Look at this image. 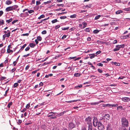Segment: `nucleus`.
Here are the masks:
<instances>
[{"instance_id": "59", "label": "nucleus", "mask_w": 130, "mask_h": 130, "mask_svg": "<svg viewBox=\"0 0 130 130\" xmlns=\"http://www.w3.org/2000/svg\"><path fill=\"white\" fill-rule=\"evenodd\" d=\"M30 107V105L29 104H28L26 106V108L27 109L28 108Z\"/></svg>"}, {"instance_id": "21", "label": "nucleus", "mask_w": 130, "mask_h": 130, "mask_svg": "<svg viewBox=\"0 0 130 130\" xmlns=\"http://www.w3.org/2000/svg\"><path fill=\"white\" fill-rule=\"evenodd\" d=\"M111 125L110 124H108L107 127V130L110 129H111Z\"/></svg>"}, {"instance_id": "55", "label": "nucleus", "mask_w": 130, "mask_h": 130, "mask_svg": "<svg viewBox=\"0 0 130 130\" xmlns=\"http://www.w3.org/2000/svg\"><path fill=\"white\" fill-rule=\"evenodd\" d=\"M76 56H75L74 57H69L68 59H75V58H76Z\"/></svg>"}, {"instance_id": "51", "label": "nucleus", "mask_w": 130, "mask_h": 130, "mask_svg": "<svg viewBox=\"0 0 130 130\" xmlns=\"http://www.w3.org/2000/svg\"><path fill=\"white\" fill-rule=\"evenodd\" d=\"M51 1H47V2H44V4L45 5H46L48 3H51Z\"/></svg>"}, {"instance_id": "17", "label": "nucleus", "mask_w": 130, "mask_h": 130, "mask_svg": "<svg viewBox=\"0 0 130 130\" xmlns=\"http://www.w3.org/2000/svg\"><path fill=\"white\" fill-rule=\"evenodd\" d=\"M112 64L115 65L116 66H119L120 65V64L119 63H118L116 62H112Z\"/></svg>"}, {"instance_id": "8", "label": "nucleus", "mask_w": 130, "mask_h": 130, "mask_svg": "<svg viewBox=\"0 0 130 130\" xmlns=\"http://www.w3.org/2000/svg\"><path fill=\"white\" fill-rule=\"evenodd\" d=\"M121 99L123 101L125 102H128L130 100L129 98L128 97L123 98Z\"/></svg>"}, {"instance_id": "54", "label": "nucleus", "mask_w": 130, "mask_h": 130, "mask_svg": "<svg viewBox=\"0 0 130 130\" xmlns=\"http://www.w3.org/2000/svg\"><path fill=\"white\" fill-rule=\"evenodd\" d=\"M30 48L29 47H26L25 49V51H28L29 50Z\"/></svg>"}, {"instance_id": "27", "label": "nucleus", "mask_w": 130, "mask_h": 130, "mask_svg": "<svg viewBox=\"0 0 130 130\" xmlns=\"http://www.w3.org/2000/svg\"><path fill=\"white\" fill-rule=\"evenodd\" d=\"M27 44H24L23 46L21 48L20 50H21V51H22L24 48L26 46Z\"/></svg>"}, {"instance_id": "49", "label": "nucleus", "mask_w": 130, "mask_h": 130, "mask_svg": "<svg viewBox=\"0 0 130 130\" xmlns=\"http://www.w3.org/2000/svg\"><path fill=\"white\" fill-rule=\"evenodd\" d=\"M47 32L45 30L41 32L42 34H46Z\"/></svg>"}, {"instance_id": "30", "label": "nucleus", "mask_w": 130, "mask_h": 130, "mask_svg": "<svg viewBox=\"0 0 130 130\" xmlns=\"http://www.w3.org/2000/svg\"><path fill=\"white\" fill-rule=\"evenodd\" d=\"M119 130H127V129L125 127H121L119 129Z\"/></svg>"}, {"instance_id": "7", "label": "nucleus", "mask_w": 130, "mask_h": 130, "mask_svg": "<svg viewBox=\"0 0 130 130\" xmlns=\"http://www.w3.org/2000/svg\"><path fill=\"white\" fill-rule=\"evenodd\" d=\"M41 127V129L44 130H47L48 128L47 126L45 124L42 125Z\"/></svg>"}, {"instance_id": "23", "label": "nucleus", "mask_w": 130, "mask_h": 130, "mask_svg": "<svg viewBox=\"0 0 130 130\" xmlns=\"http://www.w3.org/2000/svg\"><path fill=\"white\" fill-rule=\"evenodd\" d=\"M80 100H72L71 101H69L67 102L69 103H71L74 102H75L77 101H79Z\"/></svg>"}, {"instance_id": "22", "label": "nucleus", "mask_w": 130, "mask_h": 130, "mask_svg": "<svg viewBox=\"0 0 130 130\" xmlns=\"http://www.w3.org/2000/svg\"><path fill=\"white\" fill-rule=\"evenodd\" d=\"M80 75V74L78 73H75L74 75V76L75 77H79Z\"/></svg>"}, {"instance_id": "60", "label": "nucleus", "mask_w": 130, "mask_h": 130, "mask_svg": "<svg viewBox=\"0 0 130 130\" xmlns=\"http://www.w3.org/2000/svg\"><path fill=\"white\" fill-rule=\"evenodd\" d=\"M101 51L99 50V51H97L96 52V54H97V55H98L100 54V53H101Z\"/></svg>"}, {"instance_id": "3", "label": "nucleus", "mask_w": 130, "mask_h": 130, "mask_svg": "<svg viewBox=\"0 0 130 130\" xmlns=\"http://www.w3.org/2000/svg\"><path fill=\"white\" fill-rule=\"evenodd\" d=\"M86 123L88 124V125H92L91 122V117H88L86 118L85 119Z\"/></svg>"}, {"instance_id": "16", "label": "nucleus", "mask_w": 130, "mask_h": 130, "mask_svg": "<svg viewBox=\"0 0 130 130\" xmlns=\"http://www.w3.org/2000/svg\"><path fill=\"white\" fill-rule=\"evenodd\" d=\"M7 52L8 53H12L13 52V51L12 50H11L10 49L7 48Z\"/></svg>"}, {"instance_id": "53", "label": "nucleus", "mask_w": 130, "mask_h": 130, "mask_svg": "<svg viewBox=\"0 0 130 130\" xmlns=\"http://www.w3.org/2000/svg\"><path fill=\"white\" fill-rule=\"evenodd\" d=\"M60 27V26L59 25H57L55 26V28L56 29H57Z\"/></svg>"}, {"instance_id": "35", "label": "nucleus", "mask_w": 130, "mask_h": 130, "mask_svg": "<svg viewBox=\"0 0 130 130\" xmlns=\"http://www.w3.org/2000/svg\"><path fill=\"white\" fill-rule=\"evenodd\" d=\"M58 21V20L57 19H55L52 21V23H54Z\"/></svg>"}, {"instance_id": "50", "label": "nucleus", "mask_w": 130, "mask_h": 130, "mask_svg": "<svg viewBox=\"0 0 130 130\" xmlns=\"http://www.w3.org/2000/svg\"><path fill=\"white\" fill-rule=\"evenodd\" d=\"M95 55L94 54H92V56L90 57V58L91 59H92L93 58H94Z\"/></svg>"}, {"instance_id": "48", "label": "nucleus", "mask_w": 130, "mask_h": 130, "mask_svg": "<svg viewBox=\"0 0 130 130\" xmlns=\"http://www.w3.org/2000/svg\"><path fill=\"white\" fill-rule=\"evenodd\" d=\"M39 69H38L36 70L33 71H32V74H35V73H36L37 72L39 71Z\"/></svg>"}, {"instance_id": "41", "label": "nucleus", "mask_w": 130, "mask_h": 130, "mask_svg": "<svg viewBox=\"0 0 130 130\" xmlns=\"http://www.w3.org/2000/svg\"><path fill=\"white\" fill-rule=\"evenodd\" d=\"M99 104V102H93L91 103V105H98Z\"/></svg>"}, {"instance_id": "29", "label": "nucleus", "mask_w": 130, "mask_h": 130, "mask_svg": "<svg viewBox=\"0 0 130 130\" xmlns=\"http://www.w3.org/2000/svg\"><path fill=\"white\" fill-rule=\"evenodd\" d=\"M99 32V30H95L93 31L94 34H96Z\"/></svg>"}, {"instance_id": "33", "label": "nucleus", "mask_w": 130, "mask_h": 130, "mask_svg": "<svg viewBox=\"0 0 130 130\" xmlns=\"http://www.w3.org/2000/svg\"><path fill=\"white\" fill-rule=\"evenodd\" d=\"M12 102H11L9 103L7 105V107L8 108H10L11 106L12 105Z\"/></svg>"}, {"instance_id": "64", "label": "nucleus", "mask_w": 130, "mask_h": 130, "mask_svg": "<svg viewBox=\"0 0 130 130\" xmlns=\"http://www.w3.org/2000/svg\"><path fill=\"white\" fill-rule=\"evenodd\" d=\"M16 70V69L14 68L13 69H12L11 71L10 72L12 73L13 72H14L15 70Z\"/></svg>"}, {"instance_id": "43", "label": "nucleus", "mask_w": 130, "mask_h": 130, "mask_svg": "<svg viewBox=\"0 0 130 130\" xmlns=\"http://www.w3.org/2000/svg\"><path fill=\"white\" fill-rule=\"evenodd\" d=\"M85 30L86 32H89L90 31V29L89 28H86Z\"/></svg>"}, {"instance_id": "52", "label": "nucleus", "mask_w": 130, "mask_h": 130, "mask_svg": "<svg viewBox=\"0 0 130 130\" xmlns=\"http://www.w3.org/2000/svg\"><path fill=\"white\" fill-rule=\"evenodd\" d=\"M105 119H103L102 120H101V121H102V122L103 121H104V124H106L107 123V122H106V121H105Z\"/></svg>"}, {"instance_id": "37", "label": "nucleus", "mask_w": 130, "mask_h": 130, "mask_svg": "<svg viewBox=\"0 0 130 130\" xmlns=\"http://www.w3.org/2000/svg\"><path fill=\"white\" fill-rule=\"evenodd\" d=\"M69 28V27H62L61 29L63 30H66L68 29Z\"/></svg>"}, {"instance_id": "25", "label": "nucleus", "mask_w": 130, "mask_h": 130, "mask_svg": "<svg viewBox=\"0 0 130 130\" xmlns=\"http://www.w3.org/2000/svg\"><path fill=\"white\" fill-rule=\"evenodd\" d=\"M45 17L44 15L43 14L41 15L39 17H38V19H40L41 18Z\"/></svg>"}, {"instance_id": "39", "label": "nucleus", "mask_w": 130, "mask_h": 130, "mask_svg": "<svg viewBox=\"0 0 130 130\" xmlns=\"http://www.w3.org/2000/svg\"><path fill=\"white\" fill-rule=\"evenodd\" d=\"M124 10L125 11H130V7L128 8H125Z\"/></svg>"}, {"instance_id": "38", "label": "nucleus", "mask_w": 130, "mask_h": 130, "mask_svg": "<svg viewBox=\"0 0 130 130\" xmlns=\"http://www.w3.org/2000/svg\"><path fill=\"white\" fill-rule=\"evenodd\" d=\"M19 85L17 83H15L13 85V88L16 87L17 86Z\"/></svg>"}, {"instance_id": "2", "label": "nucleus", "mask_w": 130, "mask_h": 130, "mask_svg": "<svg viewBox=\"0 0 130 130\" xmlns=\"http://www.w3.org/2000/svg\"><path fill=\"white\" fill-rule=\"evenodd\" d=\"M68 128L69 129H72L73 128H75L76 125L72 122H70L68 123Z\"/></svg>"}, {"instance_id": "5", "label": "nucleus", "mask_w": 130, "mask_h": 130, "mask_svg": "<svg viewBox=\"0 0 130 130\" xmlns=\"http://www.w3.org/2000/svg\"><path fill=\"white\" fill-rule=\"evenodd\" d=\"M98 120L96 117H94L93 119V125L94 127H96L98 124Z\"/></svg>"}, {"instance_id": "57", "label": "nucleus", "mask_w": 130, "mask_h": 130, "mask_svg": "<svg viewBox=\"0 0 130 130\" xmlns=\"http://www.w3.org/2000/svg\"><path fill=\"white\" fill-rule=\"evenodd\" d=\"M98 71L100 73H102L103 72L102 70L100 69H98Z\"/></svg>"}, {"instance_id": "45", "label": "nucleus", "mask_w": 130, "mask_h": 130, "mask_svg": "<svg viewBox=\"0 0 130 130\" xmlns=\"http://www.w3.org/2000/svg\"><path fill=\"white\" fill-rule=\"evenodd\" d=\"M63 113H62V112H61L60 113L57 114V115H56L57 116H61L63 115Z\"/></svg>"}, {"instance_id": "40", "label": "nucleus", "mask_w": 130, "mask_h": 130, "mask_svg": "<svg viewBox=\"0 0 130 130\" xmlns=\"http://www.w3.org/2000/svg\"><path fill=\"white\" fill-rule=\"evenodd\" d=\"M122 109L123 107L122 106H119L117 107V109L119 110H121Z\"/></svg>"}, {"instance_id": "62", "label": "nucleus", "mask_w": 130, "mask_h": 130, "mask_svg": "<svg viewBox=\"0 0 130 130\" xmlns=\"http://www.w3.org/2000/svg\"><path fill=\"white\" fill-rule=\"evenodd\" d=\"M17 62V61H14L13 62V65L14 66H15L16 65Z\"/></svg>"}, {"instance_id": "28", "label": "nucleus", "mask_w": 130, "mask_h": 130, "mask_svg": "<svg viewBox=\"0 0 130 130\" xmlns=\"http://www.w3.org/2000/svg\"><path fill=\"white\" fill-rule=\"evenodd\" d=\"M82 24L84 26L83 27V28H84L86 27V26L87 24V23L85 22H83Z\"/></svg>"}, {"instance_id": "46", "label": "nucleus", "mask_w": 130, "mask_h": 130, "mask_svg": "<svg viewBox=\"0 0 130 130\" xmlns=\"http://www.w3.org/2000/svg\"><path fill=\"white\" fill-rule=\"evenodd\" d=\"M10 31H9V32L6 34V37H9L10 36Z\"/></svg>"}, {"instance_id": "47", "label": "nucleus", "mask_w": 130, "mask_h": 130, "mask_svg": "<svg viewBox=\"0 0 130 130\" xmlns=\"http://www.w3.org/2000/svg\"><path fill=\"white\" fill-rule=\"evenodd\" d=\"M18 21V20H14L12 22V24H13L15 23Z\"/></svg>"}, {"instance_id": "1", "label": "nucleus", "mask_w": 130, "mask_h": 130, "mask_svg": "<svg viewBox=\"0 0 130 130\" xmlns=\"http://www.w3.org/2000/svg\"><path fill=\"white\" fill-rule=\"evenodd\" d=\"M122 127H127L128 126V120L125 118H123L121 119Z\"/></svg>"}, {"instance_id": "34", "label": "nucleus", "mask_w": 130, "mask_h": 130, "mask_svg": "<svg viewBox=\"0 0 130 130\" xmlns=\"http://www.w3.org/2000/svg\"><path fill=\"white\" fill-rule=\"evenodd\" d=\"M20 16L21 17H26L25 14L23 13H21L20 14Z\"/></svg>"}, {"instance_id": "19", "label": "nucleus", "mask_w": 130, "mask_h": 130, "mask_svg": "<svg viewBox=\"0 0 130 130\" xmlns=\"http://www.w3.org/2000/svg\"><path fill=\"white\" fill-rule=\"evenodd\" d=\"M4 21L3 20H0V26L4 24Z\"/></svg>"}, {"instance_id": "18", "label": "nucleus", "mask_w": 130, "mask_h": 130, "mask_svg": "<svg viewBox=\"0 0 130 130\" xmlns=\"http://www.w3.org/2000/svg\"><path fill=\"white\" fill-rule=\"evenodd\" d=\"M123 11L121 10H119L116 12V14H120L123 12Z\"/></svg>"}, {"instance_id": "9", "label": "nucleus", "mask_w": 130, "mask_h": 130, "mask_svg": "<svg viewBox=\"0 0 130 130\" xmlns=\"http://www.w3.org/2000/svg\"><path fill=\"white\" fill-rule=\"evenodd\" d=\"M6 11L7 12H8L10 11L13 10V9L12 6H9L7 7L5 9Z\"/></svg>"}, {"instance_id": "63", "label": "nucleus", "mask_w": 130, "mask_h": 130, "mask_svg": "<svg viewBox=\"0 0 130 130\" xmlns=\"http://www.w3.org/2000/svg\"><path fill=\"white\" fill-rule=\"evenodd\" d=\"M28 12H25V13H24L25 14V17L28 16L29 15L28 14Z\"/></svg>"}, {"instance_id": "44", "label": "nucleus", "mask_w": 130, "mask_h": 130, "mask_svg": "<svg viewBox=\"0 0 130 130\" xmlns=\"http://www.w3.org/2000/svg\"><path fill=\"white\" fill-rule=\"evenodd\" d=\"M97 65L99 66L103 67V64L101 63H99L97 64Z\"/></svg>"}, {"instance_id": "58", "label": "nucleus", "mask_w": 130, "mask_h": 130, "mask_svg": "<svg viewBox=\"0 0 130 130\" xmlns=\"http://www.w3.org/2000/svg\"><path fill=\"white\" fill-rule=\"evenodd\" d=\"M64 4H57V6H58L59 7L61 6V7H62L64 6Z\"/></svg>"}, {"instance_id": "6", "label": "nucleus", "mask_w": 130, "mask_h": 130, "mask_svg": "<svg viewBox=\"0 0 130 130\" xmlns=\"http://www.w3.org/2000/svg\"><path fill=\"white\" fill-rule=\"evenodd\" d=\"M28 11V12L29 14H31L33 12H34V10H28V9L27 8L25 9H24L23 10V12H24L25 11Z\"/></svg>"}, {"instance_id": "32", "label": "nucleus", "mask_w": 130, "mask_h": 130, "mask_svg": "<svg viewBox=\"0 0 130 130\" xmlns=\"http://www.w3.org/2000/svg\"><path fill=\"white\" fill-rule=\"evenodd\" d=\"M101 15H98L95 17V19L97 20L99 19L101 17Z\"/></svg>"}, {"instance_id": "11", "label": "nucleus", "mask_w": 130, "mask_h": 130, "mask_svg": "<svg viewBox=\"0 0 130 130\" xmlns=\"http://www.w3.org/2000/svg\"><path fill=\"white\" fill-rule=\"evenodd\" d=\"M12 2L10 0H7L6 1L5 4L6 5H10L12 4Z\"/></svg>"}, {"instance_id": "42", "label": "nucleus", "mask_w": 130, "mask_h": 130, "mask_svg": "<svg viewBox=\"0 0 130 130\" xmlns=\"http://www.w3.org/2000/svg\"><path fill=\"white\" fill-rule=\"evenodd\" d=\"M66 18L67 17L66 16H61L60 17V18L61 19H64Z\"/></svg>"}, {"instance_id": "20", "label": "nucleus", "mask_w": 130, "mask_h": 130, "mask_svg": "<svg viewBox=\"0 0 130 130\" xmlns=\"http://www.w3.org/2000/svg\"><path fill=\"white\" fill-rule=\"evenodd\" d=\"M13 10H15V9L17 8H18V6L17 5H14L12 6Z\"/></svg>"}, {"instance_id": "31", "label": "nucleus", "mask_w": 130, "mask_h": 130, "mask_svg": "<svg viewBox=\"0 0 130 130\" xmlns=\"http://www.w3.org/2000/svg\"><path fill=\"white\" fill-rule=\"evenodd\" d=\"M37 39V40L38 41H41L42 39V37L40 36H38Z\"/></svg>"}, {"instance_id": "26", "label": "nucleus", "mask_w": 130, "mask_h": 130, "mask_svg": "<svg viewBox=\"0 0 130 130\" xmlns=\"http://www.w3.org/2000/svg\"><path fill=\"white\" fill-rule=\"evenodd\" d=\"M6 77H5L1 76L0 78V81H1L6 79Z\"/></svg>"}, {"instance_id": "61", "label": "nucleus", "mask_w": 130, "mask_h": 130, "mask_svg": "<svg viewBox=\"0 0 130 130\" xmlns=\"http://www.w3.org/2000/svg\"><path fill=\"white\" fill-rule=\"evenodd\" d=\"M22 121L21 120H19L18 122V123L19 124H20L22 122Z\"/></svg>"}, {"instance_id": "36", "label": "nucleus", "mask_w": 130, "mask_h": 130, "mask_svg": "<svg viewBox=\"0 0 130 130\" xmlns=\"http://www.w3.org/2000/svg\"><path fill=\"white\" fill-rule=\"evenodd\" d=\"M76 16V14H74L73 15H71L70 16L71 18H75Z\"/></svg>"}, {"instance_id": "15", "label": "nucleus", "mask_w": 130, "mask_h": 130, "mask_svg": "<svg viewBox=\"0 0 130 130\" xmlns=\"http://www.w3.org/2000/svg\"><path fill=\"white\" fill-rule=\"evenodd\" d=\"M29 45L30 47L34 48L35 46L36 45L35 44L33 43H31L29 44Z\"/></svg>"}, {"instance_id": "4", "label": "nucleus", "mask_w": 130, "mask_h": 130, "mask_svg": "<svg viewBox=\"0 0 130 130\" xmlns=\"http://www.w3.org/2000/svg\"><path fill=\"white\" fill-rule=\"evenodd\" d=\"M98 129L99 130H103L104 129V126L101 122L99 121L98 124Z\"/></svg>"}, {"instance_id": "10", "label": "nucleus", "mask_w": 130, "mask_h": 130, "mask_svg": "<svg viewBox=\"0 0 130 130\" xmlns=\"http://www.w3.org/2000/svg\"><path fill=\"white\" fill-rule=\"evenodd\" d=\"M56 112H50L47 116V117H50L52 116H54L55 115L54 114V113H56Z\"/></svg>"}, {"instance_id": "13", "label": "nucleus", "mask_w": 130, "mask_h": 130, "mask_svg": "<svg viewBox=\"0 0 130 130\" xmlns=\"http://www.w3.org/2000/svg\"><path fill=\"white\" fill-rule=\"evenodd\" d=\"M105 118L107 120H109L110 118V115L108 114H107L104 116Z\"/></svg>"}, {"instance_id": "14", "label": "nucleus", "mask_w": 130, "mask_h": 130, "mask_svg": "<svg viewBox=\"0 0 130 130\" xmlns=\"http://www.w3.org/2000/svg\"><path fill=\"white\" fill-rule=\"evenodd\" d=\"M13 20V19L12 18H10L9 19L6 20V21L7 23L8 24L11 22Z\"/></svg>"}, {"instance_id": "24", "label": "nucleus", "mask_w": 130, "mask_h": 130, "mask_svg": "<svg viewBox=\"0 0 130 130\" xmlns=\"http://www.w3.org/2000/svg\"><path fill=\"white\" fill-rule=\"evenodd\" d=\"M88 130H92V125H88Z\"/></svg>"}, {"instance_id": "12", "label": "nucleus", "mask_w": 130, "mask_h": 130, "mask_svg": "<svg viewBox=\"0 0 130 130\" xmlns=\"http://www.w3.org/2000/svg\"><path fill=\"white\" fill-rule=\"evenodd\" d=\"M124 44L121 45H117L116 46V48H123L124 47Z\"/></svg>"}, {"instance_id": "56", "label": "nucleus", "mask_w": 130, "mask_h": 130, "mask_svg": "<svg viewBox=\"0 0 130 130\" xmlns=\"http://www.w3.org/2000/svg\"><path fill=\"white\" fill-rule=\"evenodd\" d=\"M41 4L40 1H37L36 2V4L37 5H39Z\"/></svg>"}]
</instances>
